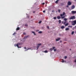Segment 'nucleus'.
Segmentation results:
<instances>
[{"mask_svg": "<svg viewBox=\"0 0 76 76\" xmlns=\"http://www.w3.org/2000/svg\"><path fill=\"white\" fill-rule=\"evenodd\" d=\"M65 14H66L65 12H63L62 14H60V16H61V19H64V18H65V16L62 17L63 16H64V15H65Z\"/></svg>", "mask_w": 76, "mask_h": 76, "instance_id": "f257e3e1", "label": "nucleus"}, {"mask_svg": "<svg viewBox=\"0 0 76 76\" xmlns=\"http://www.w3.org/2000/svg\"><path fill=\"white\" fill-rule=\"evenodd\" d=\"M69 20H73V19H76V17H75V16H72L71 17V18H69Z\"/></svg>", "mask_w": 76, "mask_h": 76, "instance_id": "f03ea898", "label": "nucleus"}, {"mask_svg": "<svg viewBox=\"0 0 76 76\" xmlns=\"http://www.w3.org/2000/svg\"><path fill=\"white\" fill-rule=\"evenodd\" d=\"M20 45V43H18L17 44H15V47H16L17 46L18 48H21V47H19V45Z\"/></svg>", "mask_w": 76, "mask_h": 76, "instance_id": "7ed1b4c3", "label": "nucleus"}, {"mask_svg": "<svg viewBox=\"0 0 76 76\" xmlns=\"http://www.w3.org/2000/svg\"><path fill=\"white\" fill-rule=\"evenodd\" d=\"M72 25H73V26L75 25H76V20H75L74 21L72 22Z\"/></svg>", "mask_w": 76, "mask_h": 76, "instance_id": "20e7f679", "label": "nucleus"}, {"mask_svg": "<svg viewBox=\"0 0 76 76\" xmlns=\"http://www.w3.org/2000/svg\"><path fill=\"white\" fill-rule=\"evenodd\" d=\"M72 4V2L70 1H69L67 3L68 6H70Z\"/></svg>", "mask_w": 76, "mask_h": 76, "instance_id": "39448f33", "label": "nucleus"}, {"mask_svg": "<svg viewBox=\"0 0 76 76\" xmlns=\"http://www.w3.org/2000/svg\"><path fill=\"white\" fill-rule=\"evenodd\" d=\"M71 13L72 14H76V11H71Z\"/></svg>", "mask_w": 76, "mask_h": 76, "instance_id": "423d86ee", "label": "nucleus"}, {"mask_svg": "<svg viewBox=\"0 0 76 76\" xmlns=\"http://www.w3.org/2000/svg\"><path fill=\"white\" fill-rule=\"evenodd\" d=\"M75 6L74 5L72 6L71 7V9H75Z\"/></svg>", "mask_w": 76, "mask_h": 76, "instance_id": "0eeeda50", "label": "nucleus"}, {"mask_svg": "<svg viewBox=\"0 0 76 76\" xmlns=\"http://www.w3.org/2000/svg\"><path fill=\"white\" fill-rule=\"evenodd\" d=\"M29 35H28L27 36H25L24 38L23 39H26V38H28L29 37Z\"/></svg>", "mask_w": 76, "mask_h": 76, "instance_id": "6e6552de", "label": "nucleus"}, {"mask_svg": "<svg viewBox=\"0 0 76 76\" xmlns=\"http://www.w3.org/2000/svg\"><path fill=\"white\" fill-rule=\"evenodd\" d=\"M60 39V38H58V39H57L56 40V41H58Z\"/></svg>", "mask_w": 76, "mask_h": 76, "instance_id": "1a4fd4ad", "label": "nucleus"}, {"mask_svg": "<svg viewBox=\"0 0 76 76\" xmlns=\"http://www.w3.org/2000/svg\"><path fill=\"white\" fill-rule=\"evenodd\" d=\"M57 19H61V18H60V16H57Z\"/></svg>", "mask_w": 76, "mask_h": 76, "instance_id": "9d476101", "label": "nucleus"}, {"mask_svg": "<svg viewBox=\"0 0 76 76\" xmlns=\"http://www.w3.org/2000/svg\"><path fill=\"white\" fill-rule=\"evenodd\" d=\"M20 29V28L19 27H17V28L16 29V30L17 31H18V30H19Z\"/></svg>", "mask_w": 76, "mask_h": 76, "instance_id": "9b49d317", "label": "nucleus"}, {"mask_svg": "<svg viewBox=\"0 0 76 76\" xmlns=\"http://www.w3.org/2000/svg\"><path fill=\"white\" fill-rule=\"evenodd\" d=\"M69 28H67L65 29L66 31H69Z\"/></svg>", "mask_w": 76, "mask_h": 76, "instance_id": "f8f14e48", "label": "nucleus"}, {"mask_svg": "<svg viewBox=\"0 0 76 76\" xmlns=\"http://www.w3.org/2000/svg\"><path fill=\"white\" fill-rule=\"evenodd\" d=\"M61 29H64V26H63L61 27Z\"/></svg>", "mask_w": 76, "mask_h": 76, "instance_id": "ddd939ff", "label": "nucleus"}, {"mask_svg": "<svg viewBox=\"0 0 76 76\" xmlns=\"http://www.w3.org/2000/svg\"><path fill=\"white\" fill-rule=\"evenodd\" d=\"M32 33H33V34H34V35H36V34H35V33L34 31H32Z\"/></svg>", "mask_w": 76, "mask_h": 76, "instance_id": "4468645a", "label": "nucleus"}, {"mask_svg": "<svg viewBox=\"0 0 76 76\" xmlns=\"http://www.w3.org/2000/svg\"><path fill=\"white\" fill-rule=\"evenodd\" d=\"M44 53H48V51L47 50H46L45 51H44Z\"/></svg>", "mask_w": 76, "mask_h": 76, "instance_id": "2eb2a0df", "label": "nucleus"}, {"mask_svg": "<svg viewBox=\"0 0 76 76\" xmlns=\"http://www.w3.org/2000/svg\"><path fill=\"white\" fill-rule=\"evenodd\" d=\"M68 25H69V23H67L65 25V26H67Z\"/></svg>", "mask_w": 76, "mask_h": 76, "instance_id": "dca6fc26", "label": "nucleus"}, {"mask_svg": "<svg viewBox=\"0 0 76 76\" xmlns=\"http://www.w3.org/2000/svg\"><path fill=\"white\" fill-rule=\"evenodd\" d=\"M59 1V0H57L55 2L56 3H58V1Z\"/></svg>", "mask_w": 76, "mask_h": 76, "instance_id": "f3484780", "label": "nucleus"}, {"mask_svg": "<svg viewBox=\"0 0 76 76\" xmlns=\"http://www.w3.org/2000/svg\"><path fill=\"white\" fill-rule=\"evenodd\" d=\"M67 19L66 18H64V20H65V21H67Z\"/></svg>", "mask_w": 76, "mask_h": 76, "instance_id": "a211bd4d", "label": "nucleus"}, {"mask_svg": "<svg viewBox=\"0 0 76 76\" xmlns=\"http://www.w3.org/2000/svg\"><path fill=\"white\" fill-rule=\"evenodd\" d=\"M68 27H69V28H72V26H68Z\"/></svg>", "mask_w": 76, "mask_h": 76, "instance_id": "6ab92c4d", "label": "nucleus"}, {"mask_svg": "<svg viewBox=\"0 0 76 76\" xmlns=\"http://www.w3.org/2000/svg\"><path fill=\"white\" fill-rule=\"evenodd\" d=\"M37 45H41V44H38Z\"/></svg>", "mask_w": 76, "mask_h": 76, "instance_id": "aec40b11", "label": "nucleus"}, {"mask_svg": "<svg viewBox=\"0 0 76 76\" xmlns=\"http://www.w3.org/2000/svg\"><path fill=\"white\" fill-rule=\"evenodd\" d=\"M39 34H42V32L41 31H39Z\"/></svg>", "mask_w": 76, "mask_h": 76, "instance_id": "412c9836", "label": "nucleus"}, {"mask_svg": "<svg viewBox=\"0 0 76 76\" xmlns=\"http://www.w3.org/2000/svg\"><path fill=\"white\" fill-rule=\"evenodd\" d=\"M50 51H53V48H50Z\"/></svg>", "mask_w": 76, "mask_h": 76, "instance_id": "4be33fe9", "label": "nucleus"}, {"mask_svg": "<svg viewBox=\"0 0 76 76\" xmlns=\"http://www.w3.org/2000/svg\"><path fill=\"white\" fill-rule=\"evenodd\" d=\"M66 23H67V21H65L64 23V24H65Z\"/></svg>", "mask_w": 76, "mask_h": 76, "instance_id": "5701e85b", "label": "nucleus"}, {"mask_svg": "<svg viewBox=\"0 0 76 76\" xmlns=\"http://www.w3.org/2000/svg\"><path fill=\"white\" fill-rule=\"evenodd\" d=\"M59 22V23H61V20H59L58 21Z\"/></svg>", "mask_w": 76, "mask_h": 76, "instance_id": "b1692460", "label": "nucleus"}, {"mask_svg": "<svg viewBox=\"0 0 76 76\" xmlns=\"http://www.w3.org/2000/svg\"><path fill=\"white\" fill-rule=\"evenodd\" d=\"M74 31H72V35H73L74 34Z\"/></svg>", "mask_w": 76, "mask_h": 76, "instance_id": "393cba45", "label": "nucleus"}, {"mask_svg": "<svg viewBox=\"0 0 76 76\" xmlns=\"http://www.w3.org/2000/svg\"><path fill=\"white\" fill-rule=\"evenodd\" d=\"M60 11H61V10H58V12H59V13H60Z\"/></svg>", "mask_w": 76, "mask_h": 76, "instance_id": "a878e982", "label": "nucleus"}, {"mask_svg": "<svg viewBox=\"0 0 76 76\" xmlns=\"http://www.w3.org/2000/svg\"><path fill=\"white\" fill-rule=\"evenodd\" d=\"M53 19H57V18H56V17H54L53 18Z\"/></svg>", "mask_w": 76, "mask_h": 76, "instance_id": "bb28decb", "label": "nucleus"}, {"mask_svg": "<svg viewBox=\"0 0 76 76\" xmlns=\"http://www.w3.org/2000/svg\"><path fill=\"white\" fill-rule=\"evenodd\" d=\"M39 47V46H37V50H38V49Z\"/></svg>", "mask_w": 76, "mask_h": 76, "instance_id": "cd10ccee", "label": "nucleus"}, {"mask_svg": "<svg viewBox=\"0 0 76 76\" xmlns=\"http://www.w3.org/2000/svg\"><path fill=\"white\" fill-rule=\"evenodd\" d=\"M56 50H57V49H54V51H56Z\"/></svg>", "mask_w": 76, "mask_h": 76, "instance_id": "c85d7f7f", "label": "nucleus"}, {"mask_svg": "<svg viewBox=\"0 0 76 76\" xmlns=\"http://www.w3.org/2000/svg\"><path fill=\"white\" fill-rule=\"evenodd\" d=\"M67 57L66 56H65V59H66V58H67Z\"/></svg>", "mask_w": 76, "mask_h": 76, "instance_id": "c756f323", "label": "nucleus"}, {"mask_svg": "<svg viewBox=\"0 0 76 76\" xmlns=\"http://www.w3.org/2000/svg\"><path fill=\"white\" fill-rule=\"evenodd\" d=\"M23 35H26V33H25V32H23Z\"/></svg>", "mask_w": 76, "mask_h": 76, "instance_id": "7c9ffc66", "label": "nucleus"}, {"mask_svg": "<svg viewBox=\"0 0 76 76\" xmlns=\"http://www.w3.org/2000/svg\"><path fill=\"white\" fill-rule=\"evenodd\" d=\"M15 34H16V33H14L13 34V35H15Z\"/></svg>", "mask_w": 76, "mask_h": 76, "instance_id": "2f4dec72", "label": "nucleus"}, {"mask_svg": "<svg viewBox=\"0 0 76 76\" xmlns=\"http://www.w3.org/2000/svg\"><path fill=\"white\" fill-rule=\"evenodd\" d=\"M63 5H64L63 3H62L61 4V6H63Z\"/></svg>", "mask_w": 76, "mask_h": 76, "instance_id": "473e14b6", "label": "nucleus"}, {"mask_svg": "<svg viewBox=\"0 0 76 76\" xmlns=\"http://www.w3.org/2000/svg\"><path fill=\"white\" fill-rule=\"evenodd\" d=\"M43 13H45V10H44L43 11Z\"/></svg>", "mask_w": 76, "mask_h": 76, "instance_id": "72a5a7b5", "label": "nucleus"}, {"mask_svg": "<svg viewBox=\"0 0 76 76\" xmlns=\"http://www.w3.org/2000/svg\"><path fill=\"white\" fill-rule=\"evenodd\" d=\"M41 22H42L41 21H40L39 22V23H41Z\"/></svg>", "mask_w": 76, "mask_h": 76, "instance_id": "f704fd0d", "label": "nucleus"}, {"mask_svg": "<svg viewBox=\"0 0 76 76\" xmlns=\"http://www.w3.org/2000/svg\"><path fill=\"white\" fill-rule=\"evenodd\" d=\"M31 50V48H28L27 49V50Z\"/></svg>", "mask_w": 76, "mask_h": 76, "instance_id": "c9c22d12", "label": "nucleus"}, {"mask_svg": "<svg viewBox=\"0 0 76 76\" xmlns=\"http://www.w3.org/2000/svg\"><path fill=\"white\" fill-rule=\"evenodd\" d=\"M47 28H48V29H49V26H47Z\"/></svg>", "mask_w": 76, "mask_h": 76, "instance_id": "e433bc0d", "label": "nucleus"}, {"mask_svg": "<svg viewBox=\"0 0 76 76\" xmlns=\"http://www.w3.org/2000/svg\"><path fill=\"white\" fill-rule=\"evenodd\" d=\"M62 63H64V61L63 60L62 61Z\"/></svg>", "mask_w": 76, "mask_h": 76, "instance_id": "4c0bfd02", "label": "nucleus"}, {"mask_svg": "<svg viewBox=\"0 0 76 76\" xmlns=\"http://www.w3.org/2000/svg\"><path fill=\"white\" fill-rule=\"evenodd\" d=\"M25 26H28V25L27 24H25Z\"/></svg>", "mask_w": 76, "mask_h": 76, "instance_id": "58836bf2", "label": "nucleus"}, {"mask_svg": "<svg viewBox=\"0 0 76 76\" xmlns=\"http://www.w3.org/2000/svg\"><path fill=\"white\" fill-rule=\"evenodd\" d=\"M43 5H44V4H45V3H43L42 4Z\"/></svg>", "mask_w": 76, "mask_h": 76, "instance_id": "ea45409f", "label": "nucleus"}, {"mask_svg": "<svg viewBox=\"0 0 76 76\" xmlns=\"http://www.w3.org/2000/svg\"><path fill=\"white\" fill-rule=\"evenodd\" d=\"M38 31H39V30H36V32H38Z\"/></svg>", "mask_w": 76, "mask_h": 76, "instance_id": "a19ab883", "label": "nucleus"}, {"mask_svg": "<svg viewBox=\"0 0 76 76\" xmlns=\"http://www.w3.org/2000/svg\"><path fill=\"white\" fill-rule=\"evenodd\" d=\"M54 48H55V47H53V49H54Z\"/></svg>", "mask_w": 76, "mask_h": 76, "instance_id": "79ce46f5", "label": "nucleus"}, {"mask_svg": "<svg viewBox=\"0 0 76 76\" xmlns=\"http://www.w3.org/2000/svg\"><path fill=\"white\" fill-rule=\"evenodd\" d=\"M33 13H35V11H33Z\"/></svg>", "mask_w": 76, "mask_h": 76, "instance_id": "37998d69", "label": "nucleus"}, {"mask_svg": "<svg viewBox=\"0 0 76 76\" xmlns=\"http://www.w3.org/2000/svg\"><path fill=\"white\" fill-rule=\"evenodd\" d=\"M24 49H26V47H25L24 48Z\"/></svg>", "mask_w": 76, "mask_h": 76, "instance_id": "c03bdc74", "label": "nucleus"}, {"mask_svg": "<svg viewBox=\"0 0 76 76\" xmlns=\"http://www.w3.org/2000/svg\"><path fill=\"white\" fill-rule=\"evenodd\" d=\"M74 62L75 63H76V59H75V61H74Z\"/></svg>", "mask_w": 76, "mask_h": 76, "instance_id": "a18cd8bd", "label": "nucleus"}, {"mask_svg": "<svg viewBox=\"0 0 76 76\" xmlns=\"http://www.w3.org/2000/svg\"><path fill=\"white\" fill-rule=\"evenodd\" d=\"M60 42H62V41H61V40H60Z\"/></svg>", "mask_w": 76, "mask_h": 76, "instance_id": "49530a36", "label": "nucleus"}, {"mask_svg": "<svg viewBox=\"0 0 76 76\" xmlns=\"http://www.w3.org/2000/svg\"><path fill=\"white\" fill-rule=\"evenodd\" d=\"M66 7H69V6L68 5Z\"/></svg>", "mask_w": 76, "mask_h": 76, "instance_id": "de8ad7c7", "label": "nucleus"}, {"mask_svg": "<svg viewBox=\"0 0 76 76\" xmlns=\"http://www.w3.org/2000/svg\"><path fill=\"white\" fill-rule=\"evenodd\" d=\"M27 18H29V16H27Z\"/></svg>", "mask_w": 76, "mask_h": 76, "instance_id": "09e8293b", "label": "nucleus"}, {"mask_svg": "<svg viewBox=\"0 0 76 76\" xmlns=\"http://www.w3.org/2000/svg\"><path fill=\"white\" fill-rule=\"evenodd\" d=\"M52 12H54V10L52 11Z\"/></svg>", "mask_w": 76, "mask_h": 76, "instance_id": "8fccbe9b", "label": "nucleus"}, {"mask_svg": "<svg viewBox=\"0 0 76 76\" xmlns=\"http://www.w3.org/2000/svg\"><path fill=\"white\" fill-rule=\"evenodd\" d=\"M75 1H76V0H75Z\"/></svg>", "mask_w": 76, "mask_h": 76, "instance_id": "3c124183", "label": "nucleus"}, {"mask_svg": "<svg viewBox=\"0 0 76 76\" xmlns=\"http://www.w3.org/2000/svg\"><path fill=\"white\" fill-rule=\"evenodd\" d=\"M70 50H71V49H70Z\"/></svg>", "mask_w": 76, "mask_h": 76, "instance_id": "603ef678", "label": "nucleus"}, {"mask_svg": "<svg viewBox=\"0 0 76 76\" xmlns=\"http://www.w3.org/2000/svg\"><path fill=\"white\" fill-rule=\"evenodd\" d=\"M62 23H63V21H62Z\"/></svg>", "mask_w": 76, "mask_h": 76, "instance_id": "864d4df0", "label": "nucleus"}, {"mask_svg": "<svg viewBox=\"0 0 76 76\" xmlns=\"http://www.w3.org/2000/svg\"><path fill=\"white\" fill-rule=\"evenodd\" d=\"M75 28H76V26H75Z\"/></svg>", "mask_w": 76, "mask_h": 76, "instance_id": "5fc2aeb1", "label": "nucleus"}]
</instances>
